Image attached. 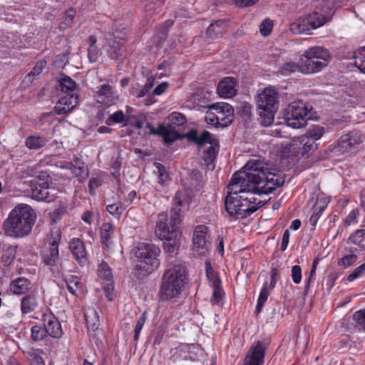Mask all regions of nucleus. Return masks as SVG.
Segmentation results:
<instances>
[{
  "instance_id": "f704fd0d",
  "label": "nucleus",
  "mask_w": 365,
  "mask_h": 365,
  "mask_svg": "<svg viewBox=\"0 0 365 365\" xmlns=\"http://www.w3.org/2000/svg\"><path fill=\"white\" fill-rule=\"evenodd\" d=\"M219 150V142L215 138L210 143V146L207 148L204 154V160L207 163H212L215 160L216 155Z\"/></svg>"
},
{
  "instance_id": "5701e85b",
  "label": "nucleus",
  "mask_w": 365,
  "mask_h": 365,
  "mask_svg": "<svg viewBox=\"0 0 365 365\" xmlns=\"http://www.w3.org/2000/svg\"><path fill=\"white\" fill-rule=\"evenodd\" d=\"M108 54L110 58L118 60L125 55V48H124L123 40H116L114 38L108 39V48L107 50Z\"/></svg>"
},
{
  "instance_id": "6e6552de",
  "label": "nucleus",
  "mask_w": 365,
  "mask_h": 365,
  "mask_svg": "<svg viewBox=\"0 0 365 365\" xmlns=\"http://www.w3.org/2000/svg\"><path fill=\"white\" fill-rule=\"evenodd\" d=\"M257 103L258 108L262 111L259 115L263 118V124L269 125L274 120V113L279 108V93L272 86L265 88L258 94Z\"/></svg>"
},
{
  "instance_id": "6e6d98bb",
  "label": "nucleus",
  "mask_w": 365,
  "mask_h": 365,
  "mask_svg": "<svg viewBox=\"0 0 365 365\" xmlns=\"http://www.w3.org/2000/svg\"><path fill=\"white\" fill-rule=\"evenodd\" d=\"M272 27H273V24H272V21L271 20H269V19L264 20L259 26L260 34L264 36H269L272 31Z\"/></svg>"
},
{
  "instance_id": "338daca9",
  "label": "nucleus",
  "mask_w": 365,
  "mask_h": 365,
  "mask_svg": "<svg viewBox=\"0 0 365 365\" xmlns=\"http://www.w3.org/2000/svg\"><path fill=\"white\" fill-rule=\"evenodd\" d=\"M359 215L358 210H351L345 219V223L347 225H350L356 222L357 215Z\"/></svg>"
},
{
  "instance_id": "774afa93",
  "label": "nucleus",
  "mask_w": 365,
  "mask_h": 365,
  "mask_svg": "<svg viewBox=\"0 0 365 365\" xmlns=\"http://www.w3.org/2000/svg\"><path fill=\"white\" fill-rule=\"evenodd\" d=\"M323 1L326 3V5L322 6V11L324 14H328L331 11V9L334 6V5L336 2H339L340 0H323Z\"/></svg>"
},
{
  "instance_id": "de8ad7c7",
  "label": "nucleus",
  "mask_w": 365,
  "mask_h": 365,
  "mask_svg": "<svg viewBox=\"0 0 365 365\" xmlns=\"http://www.w3.org/2000/svg\"><path fill=\"white\" fill-rule=\"evenodd\" d=\"M45 140L37 136H29L25 140L26 145L29 149H38L44 146Z\"/></svg>"
},
{
  "instance_id": "aec40b11",
  "label": "nucleus",
  "mask_w": 365,
  "mask_h": 365,
  "mask_svg": "<svg viewBox=\"0 0 365 365\" xmlns=\"http://www.w3.org/2000/svg\"><path fill=\"white\" fill-rule=\"evenodd\" d=\"M78 96L76 94H67L61 97L55 106L58 115L66 114L71 111L78 104Z\"/></svg>"
},
{
  "instance_id": "4468645a",
  "label": "nucleus",
  "mask_w": 365,
  "mask_h": 365,
  "mask_svg": "<svg viewBox=\"0 0 365 365\" xmlns=\"http://www.w3.org/2000/svg\"><path fill=\"white\" fill-rule=\"evenodd\" d=\"M41 321L43 326L48 336L55 339H60L63 335V330L58 318L51 311L42 314Z\"/></svg>"
},
{
  "instance_id": "603ef678",
  "label": "nucleus",
  "mask_w": 365,
  "mask_h": 365,
  "mask_svg": "<svg viewBox=\"0 0 365 365\" xmlns=\"http://www.w3.org/2000/svg\"><path fill=\"white\" fill-rule=\"evenodd\" d=\"M106 210L115 217L120 218L124 208L123 207L121 202H118L107 205Z\"/></svg>"
},
{
  "instance_id": "393cba45",
  "label": "nucleus",
  "mask_w": 365,
  "mask_h": 365,
  "mask_svg": "<svg viewBox=\"0 0 365 365\" xmlns=\"http://www.w3.org/2000/svg\"><path fill=\"white\" fill-rule=\"evenodd\" d=\"M158 135L162 136L165 143L167 144H171L176 140L180 138V135L176 129L168 125H165L160 124V132H159Z\"/></svg>"
},
{
  "instance_id": "5fc2aeb1",
  "label": "nucleus",
  "mask_w": 365,
  "mask_h": 365,
  "mask_svg": "<svg viewBox=\"0 0 365 365\" xmlns=\"http://www.w3.org/2000/svg\"><path fill=\"white\" fill-rule=\"evenodd\" d=\"M215 139V138L210 132L205 130L198 135L195 143L199 146H203L207 143L210 144Z\"/></svg>"
},
{
  "instance_id": "09e8293b",
  "label": "nucleus",
  "mask_w": 365,
  "mask_h": 365,
  "mask_svg": "<svg viewBox=\"0 0 365 365\" xmlns=\"http://www.w3.org/2000/svg\"><path fill=\"white\" fill-rule=\"evenodd\" d=\"M148 318V312L146 311L143 312L140 317L138 318L136 324L134 329V336L133 339L135 341H138L140 336V333L147 320Z\"/></svg>"
},
{
  "instance_id": "a18cd8bd",
  "label": "nucleus",
  "mask_w": 365,
  "mask_h": 365,
  "mask_svg": "<svg viewBox=\"0 0 365 365\" xmlns=\"http://www.w3.org/2000/svg\"><path fill=\"white\" fill-rule=\"evenodd\" d=\"M330 201V197L325 196L323 193L318 195L313 208L315 209V210H318V212L323 213Z\"/></svg>"
},
{
  "instance_id": "37998d69",
  "label": "nucleus",
  "mask_w": 365,
  "mask_h": 365,
  "mask_svg": "<svg viewBox=\"0 0 365 365\" xmlns=\"http://www.w3.org/2000/svg\"><path fill=\"white\" fill-rule=\"evenodd\" d=\"M354 63L356 67L365 73V46L355 52Z\"/></svg>"
},
{
  "instance_id": "bb28decb",
  "label": "nucleus",
  "mask_w": 365,
  "mask_h": 365,
  "mask_svg": "<svg viewBox=\"0 0 365 365\" xmlns=\"http://www.w3.org/2000/svg\"><path fill=\"white\" fill-rule=\"evenodd\" d=\"M113 233V225L109 222H105L101 227V242L103 245V250L108 249L112 243L111 235Z\"/></svg>"
},
{
  "instance_id": "ea45409f",
  "label": "nucleus",
  "mask_w": 365,
  "mask_h": 365,
  "mask_svg": "<svg viewBox=\"0 0 365 365\" xmlns=\"http://www.w3.org/2000/svg\"><path fill=\"white\" fill-rule=\"evenodd\" d=\"M63 280L66 284V287L69 292L74 296L76 295V292L74 287H73V284H75V287L77 289H81L82 287L81 279L77 276L71 275L68 277H66Z\"/></svg>"
},
{
  "instance_id": "423d86ee",
  "label": "nucleus",
  "mask_w": 365,
  "mask_h": 365,
  "mask_svg": "<svg viewBox=\"0 0 365 365\" xmlns=\"http://www.w3.org/2000/svg\"><path fill=\"white\" fill-rule=\"evenodd\" d=\"M160 249L153 243H141L135 250L137 262L135 267L136 275L145 277L157 269L160 262Z\"/></svg>"
},
{
  "instance_id": "72a5a7b5",
  "label": "nucleus",
  "mask_w": 365,
  "mask_h": 365,
  "mask_svg": "<svg viewBox=\"0 0 365 365\" xmlns=\"http://www.w3.org/2000/svg\"><path fill=\"white\" fill-rule=\"evenodd\" d=\"M168 125L175 128L179 126H182L186 123L185 116L178 112H173L170 113L166 118Z\"/></svg>"
},
{
  "instance_id": "680f3d73",
  "label": "nucleus",
  "mask_w": 365,
  "mask_h": 365,
  "mask_svg": "<svg viewBox=\"0 0 365 365\" xmlns=\"http://www.w3.org/2000/svg\"><path fill=\"white\" fill-rule=\"evenodd\" d=\"M312 210H313V213L309 218V223L312 226V230H314L315 227L317 224V222H318L319 217H321V215H322V212H318V210H315V209H314V208H312Z\"/></svg>"
},
{
  "instance_id": "4d7b16f0",
  "label": "nucleus",
  "mask_w": 365,
  "mask_h": 365,
  "mask_svg": "<svg viewBox=\"0 0 365 365\" xmlns=\"http://www.w3.org/2000/svg\"><path fill=\"white\" fill-rule=\"evenodd\" d=\"M364 271H365V262L363 264H361V265H359V267H356L354 269V271L350 274H349V276L347 277V280L349 282H353L356 279L361 277L364 274Z\"/></svg>"
},
{
  "instance_id": "412c9836",
  "label": "nucleus",
  "mask_w": 365,
  "mask_h": 365,
  "mask_svg": "<svg viewBox=\"0 0 365 365\" xmlns=\"http://www.w3.org/2000/svg\"><path fill=\"white\" fill-rule=\"evenodd\" d=\"M237 81L232 77H225L220 81L217 86L218 94L223 98H232L236 95Z\"/></svg>"
},
{
  "instance_id": "79ce46f5",
  "label": "nucleus",
  "mask_w": 365,
  "mask_h": 365,
  "mask_svg": "<svg viewBox=\"0 0 365 365\" xmlns=\"http://www.w3.org/2000/svg\"><path fill=\"white\" fill-rule=\"evenodd\" d=\"M128 118L125 116L122 110H118L110 115L106 119V124L108 125H111L115 123H123L124 125H127Z\"/></svg>"
},
{
  "instance_id": "2eb2a0df",
  "label": "nucleus",
  "mask_w": 365,
  "mask_h": 365,
  "mask_svg": "<svg viewBox=\"0 0 365 365\" xmlns=\"http://www.w3.org/2000/svg\"><path fill=\"white\" fill-rule=\"evenodd\" d=\"M266 345L260 341H256L250 348L243 365H262L264 361Z\"/></svg>"
},
{
  "instance_id": "f257e3e1",
  "label": "nucleus",
  "mask_w": 365,
  "mask_h": 365,
  "mask_svg": "<svg viewBox=\"0 0 365 365\" xmlns=\"http://www.w3.org/2000/svg\"><path fill=\"white\" fill-rule=\"evenodd\" d=\"M227 184L225 208L230 217L243 219L251 216L265 205L271 198L258 200L256 196L268 195L284 184H273L274 187H266L268 184Z\"/></svg>"
},
{
  "instance_id": "bf43d9fd",
  "label": "nucleus",
  "mask_w": 365,
  "mask_h": 365,
  "mask_svg": "<svg viewBox=\"0 0 365 365\" xmlns=\"http://www.w3.org/2000/svg\"><path fill=\"white\" fill-rule=\"evenodd\" d=\"M292 279L295 284L300 283L302 280V269L299 265H294L292 267Z\"/></svg>"
},
{
  "instance_id": "7c9ffc66",
  "label": "nucleus",
  "mask_w": 365,
  "mask_h": 365,
  "mask_svg": "<svg viewBox=\"0 0 365 365\" xmlns=\"http://www.w3.org/2000/svg\"><path fill=\"white\" fill-rule=\"evenodd\" d=\"M348 241L358 246L361 250H365V230H357L349 236Z\"/></svg>"
},
{
  "instance_id": "052dcab7",
  "label": "nucleus",
  "mask_w": 365,
  "mask_h": 365,
  "mask_svg": "<svg viewBox=\"0 0 365 365\" xmlns=\"http://www.w3.org/2000/svg\"><path fill=\"white\" fill-rule=\"evenodd\" d=\"M67 212V207L66 206H60L56 208L51 213V218L53 221L57 222L60 220L63 215Z\"/></svg>"
},
{
  "instance_id": "e2e57ef3",
  "label": "nucleus",
  "mask_w": 365,
  "mask_h": 365,
  "mask_svg": "<svg viewBox=\"0 0 365 365\" xmlns=\"http://www.w3.org/2000/svg\"><path fill=\"white\" fill-rule=\"evenodd\" d=\"M103 290L106 293V296L109 301H112L113 299V280L110 282H108L104 286Z\"/></svg>"
},
{
  "instance_id": "f3484780",
  "label": "nucleus",
  "mask_w": 365,
  "mask_h": 365,
  "mask_svg": "<svg viewBox=\"0 0 365 365\" xmlns=\"http://www.w3.org/2000/svg\"><path fill=\"white\" fill-rule=\"evenodd\" d=\"M68 248L81 266H84L88 263V252L83 240L78 237L71 239Z\"/></svg>"
},
{
  "instance_id": "4c0bfd02",
  "label": "nucleus",
  "mask_w": 365,
  "mask_h": 365,
  "mask_svg": "<svg viewBox=\"0 0 365 365\" xmlns=\"http://www.w3.org/2000/svg\"><path fill=\"white\" fill-rule=\"evenodd\" d=\"M71 171L78 178V182H83L88 175L87 168L78 163L71 165Z\"/></svg>"
},
{
  "instance_id": "69168bd1",
  "label": "nucleus",
  "mask_w": 365,
  "mask_h": 365,
  "mask_svg": "<svg viewBox=\"0 0 365 365\" xmlns=\"http://www.w3.org/2000/svg\"><path fill=\"white\" fill-rule=\"evenodd\" d=\"M289 237H290L289 230L288 229H287L284 232L283 236H282V240L281 247H280V250L282 251H284L287 249V247L289 245Z\"/></svg>"
},
{
  "instance_id": "9b49d317",
  "label": "nucleus",
  "mask_w": 365,
  "mask_h": 365,
  "mask_svg": "<svg viewBox=\"0 0 365 365\" xmlns=\"http://www.w3.org/2000/svg\"><path fill=\"white\" fill-rule=\"evenodd\" d=\"M210 109L215 110V113H210L209 115H213V118H210V120L214 123L215 119L216 124L219 126L225 127L231 124L234 118V109L232 106L228 103L214 104Z\"/></svg>"
},
{
  "instance_id": "e433bc0d",
  "label": "nucleus",
  "mask_w": 365,
  "mask_h": 365,
  "mask_svg": "<svg viewBox=\"0 0 365 365\" xmlns=\"http://www.w3.org/2000/svg\"><path fill=\"white\" fill-rule=\"evenodd\" d=\"M43 351L39 349H31L27 352L31 365H46L41 355Z\"/></svg>"
},
{
  "instance_id": "8fccbe9b",
  "label": "nucleus",
  "mask_w": 365,
  "mask_h": 365,
  "mask_svg": "<svg viewBox=\"0 0 365 365\" xmlns=\"http://www.w3.org/2000/svg\"><path fill=\"white\" fill-rule=\"evenodd\" d=\"M93 317H91L87 314H85V317L88 330L96 331L98 329L100 321L98 316L95 311L93 312Z\"/></svg>"
},
{
  "instance_id": "c85d7f7f",
  "label": "nucleus",
  "mask_w": 365,
  "mask_h": 365,
  "mask_svg": "<svg viewBox=\"0 0 365 365\" xmlns=\"http://www.w3.org/2000/svg\"><path fill=\"white\" fill-rule=\"evenodd\" d=\"M88 58L91 63H95L98 61L101 54V51L96 46L97 39L94 36H90L88 38Z\"/></svg>"
},
{
  "instance_id": "f03ea898",
  "label": "nucleus",
  "mask_w": 365,
  "mask_h": 365,
  "mask_svg": "<svg viewBox=\"0 0 365 365\" xmlns=\"http://www.w3.org/2000/svg\"><path fill=\"white\" fill-rule=\"evenodd\" d=\"M192 197V192L185 190L178 191L173 199L170 210V225H168L166 215L160 214L156 223L155 235L164 241L163 249L165 252L173 255L177 252L181 245V232L179 225L181 223L182 207L188 206Z\"/></svg>"
},
{
  "instance_id": "cd10ccee",
  "label": "nucleus",
  "mask_w": 365,
  "mask_h": 365,
  "mask_svg": "<svg viewBox=\"0 0 365 365\" xmlns=\"http://www.w3.org/2000/svg\"><path fill=\"white\" fill-rule=\"evenodd\" d=\"M226 24L222 20L215 21L207 28L206 34L208 37L215 38L222 35L225 31Z\"/></svg>"
},
{
  "instance_id": "0eeeda50",
  "label": "nucleus",
  "mask_w": 365,
  "mask_h": 365,
  "mask_svg": "<svg viewBox=\"0 0 365 365\" xmlns=\"http://www.w3.org/2000/svg\"><path fill=\"white\" fill-rule=\"evenodd\" d=\"M331 60L329 51L324 47H311L300 56L299 70L305 74H312L321 71L327 67Z\"/></svg>"
},
{
  "instance_id": "a878e982",
  "label": "nucleus",
  "mask_w": 365,
  "mask_h": 365,
  "mask_svg": "<svg viewBox=\"0 0 365 365\" xmlns=\"http://www.w3.org/2000/svg\"><path fill=\"white\" fill-rule=\"evenodd\" d=\"M290 31L293 34H302L309 30L314 29L311 24V21L306 17H301L290 24Z\"/></svg>"
},
{
  "instance_id": "f8f14e48",
  "label": "nucleus",
  "mask_w": 365,
  "mask_h": 365,
  "mask_svg": "<svg viewBox=\"0 0 365 365\" xmlns=\"http://www.w3.org/2000/svg\"><path fill=\"white\" fill-rule=\"evenodd\" d=\"M270 275V282L268 283L267 281L264 282L261 289L255 310L256 315L261 312L262 309L269 295V290H272L276 286L277 282L279 277V272L277 267H272Z\"/></svg>"
},
{
  "instance_id": "1a4fd4ad",
  "label": "nucleus",
  "mask_w": 365,
  "mask_h": 365,
  "mask_svg": "<svg viewBox=\"0 0 365 365\" xmlns=\"http://www.w3.org/2000/svg\"><path fill=\"white\" fill-rule=\"evenodd\" d=\"M309 109L302 101L294 102L284 110V118L287 124L293 128H304L309 118Z\"/></svg>"
},
{
  "instance_id": "4be33fe9",
  "label": "nucleus",
  "mask_w": 365,
  "mask_h": 365,
  "mask_svg": "<svg viewBox=\"0 0 365 365\" xmlns=\"http://www.w3.org/2000/svg\"><path fill=\"white\" fill-rule=\"evenodd\" d=\"M31 289V282L24 277L14 279L9 284V289L14 295H26Z\"/></svg>"
},
{
  "instance_id": "c03bdc74",
  "label": "nucleus",
  "mask_w": 365,
  "mask_h": 365,
  "mask_svg": "<svg viewBox=\"0 0 365 365\" xmlns=\"http://www.w3.org/2000/svg\"><path fill=\"white\" fill-rule=\"evenodd\" d=\"M61 90L63 92L67 93L73 91L76 87V82L69 76H64L59 80Z\"/></svg>"
},
{
  "instance_id": "13d9d810",
  "label": "nucleus",
  "mask_w": 365,
  "mask_h": 365,
  "mask_svg": "<svg viewBox=\"0 0 365 365\" xmlns=\"http://www.w3.org/2000/svg\"><path fill=\"white\" fill-rule=\"evenodd\" d=\"M297 69H299V62L297 63V64L292 63V62H289V63H285L281 68L280 73L282 75L287 76V75L290 74L292 72H294Z\"/></svg>"
},
{
  "instance_id": "473e14b6",
  "label": "nucleus",
  "mask_w": 365,
  "mask_h": 365,
  "mask_svg": "<svg viewBox=\"0 0 365 365\" xmlns=\"http://www.w3.org/2000/svg\"><path fill=\"white\" fill-rule=\"evenodd\" d=\"M97 272L100 278L103 279L108 282L113 280L112 269L106 261H101L98 264Z\"/></svg>"
},
{
  "instance_id": "7ed1b4c3",
  "label": "nucleus",
  "mask_w": 365,
  "mask_h": 365,
  "mask_svg": "<svg viewBox=\"0 0 365 365\" xmlns=\"http://www.w3.org/2000/svg\"><path fill=\"white\" fill-rule=\"evenodd\" d=\"M36 220V212L31 205L19 203L3 222L2 230L4 235L11 238H24L31 233Z\"/></svg>"
},
{
  "instance_id": "c756f323",
  "label": "nucleus",
  "mask_w": 365,
  "mask_h": 365,
  "mask_svg": "<svg viewBox=\"0 0 365 365\" xmlns=\"http://www.w3.org/2000/svg\"><path fill=\"white\" fill-rule=\"evenodd\" d=\"M361 142L359 138L354 137V133H350L342 135L339 142V145L341 149L351 150L354 145Z\"/></svg>"
},
{
  "instance_id": "49530a36",
  "label": "nucleus",
  "mask_w": 365,
  "mask_h": 365,
  "mask_svg": "<svg viewBox=\"0 0 365 365\" xmlns=\"http://www.w3.org/2000/svg\"><path fill=\"white\" fill-rule=\"evenodd\" d=\"M205 273L207 279L213 282V284H217V281H221L218 277L217 272H216L212 267V265L210 260L207 259L205 262Z\"/></svg>"
},
{
  "instance_id": "a19ab883",
  "label": "nucleus",
  "mask_w": 365,
  "mask_h": 365,
  "mask_svg": "<svg viewBox=\"0 0 365 365\" xmlns=\"http://www.w3.org/2000/svg\"><path fill=\"white\" fill-rule=\"evenodd\" d=\"M306 17L309 20V21H311V24L314 29L322 26L327 21L324 14H319L318 12H314L306 16Z\"/></svg>"
},
{
  "instance_id": "6ab92c4d",
  "label": "nucleus",
  "mask_w": 365,
  "mask_h": 365,
  "mask_svg": "<svg viewBox=\"0 0 365 365\" xmlns=\"http://www.w3.org/2000/svg\"><path fill=\"white\" fill-rule=\"evenodd\" d=\"M291 146L298 155L309 156L318 149L319 143L302 135L298 139L294 140Z\"/></svg>"
},
{
  "instance_id": "58836bf2",
  "label": "nucleus",
  "mask_w": 365,
  "mask_h": 365,
  "mask_svg": "<svg viewBox=\"0 0 365 365\" xmlns=\"http://www.w3.org/2000/svg\"><path fill=\"white\" fill-rule=\"evenodd\" d=\"M325 133V129L323 126L317 125L310 128L304 136L313 141L317 142L319 140Z\"/></svg>"
},
{
  "instance_id": "ddd939ff",
  "label": "nucleus",
  "mask_w": 365,
  "mask_h": 365,
  "mask_svg": "<svg viewBox=\"0 0 365 365\" xmlns=\"http://www.w3.org/2000/svg\"><path fill=\"white\" fill-rule=\"evenodd\" d=\"M49 184H29V188L24 191L25 195L36 201L51 202L56 195L51 193Z\"/></svg>"
},
{
  "instance_id": "dca6fc26",
  "label": "nucleus",
  "mask_w": 365,
  "mask_h": 365,
  "mask_svg": "<svg viewBox=\"0 0 365 365\" xmlns=\"http://www.w3.org/2000/svg\"><path fill=\"white\" fill-rule=\"evenodd\" d=\"M207 235V227L205 225H200L195 228L192 237L194 250L200 255H204L210 248Z\"/></svg>"
},
{
  "instance_id": "0e129e2a",
  "label": "nucleus",
  "mask_w": 365,
  "mask_h": 365,
  "mask_svg": "<svg viewBox=\"0 0 365 365\" xmlns=\"http://www.w3.org/2000/svg\"><path fill=\"white\" fill-rule=\"evenodd\" d=\"M46 62L44 61H41L38 62L35 67L33 68V71L29 74V76L32 75L34 76H38L40 74L43 70V68L46 66Z\"/></svg>"
},
{
  "instance_id": "39448f33",
  "label": "nucleus",
  "mask_w": 365,
  "mask_h": 365,
  "mask_svg": "<svg viewBox=\"0 0 365 365\" xmlns=\"http://www.w3.org/2000/svg\"><path fill=\"white\" fill-rule=\"evenodd\" d=\"M188 283L187 267L182 264H170L165 270L160 287L161 300H171L178 297Z\"/></svg>"
},
{
  "instance_id": "864d4df0",
  "label": "nucleus",
  "mask_w": 365,
  "mask_h": 365,
  "mask_svg": "<svg viewBox=\"0 0 365 365\" xmlns=\"http://www.w3.org/2000/svg\"><path fill=\"white\" fill-rule=\"evenodd\" d=\"M214 291L212 297L211 299V303L213 305L218 304L222 299V291L221 289V281H217L216 284H213Z\"/></svg>"
},
{
  "instance_id": "b1692460",
  "label": "nucleus",
  "mask_w": 365,
  "mask_h": 365,
  "mask_svg": "<svg viewBox=\"0 0 365 365\" xmlns=\"http://www.w3.org/2000/svg\"><path fill=\"white\" fill-rule=\"evenodd\" d=\"M37 307L38 299L34 294H27L21 299L20 309L23 314L34 312Z\"/></svg>"
},
{
  "instance_id": "2f4dec72",
  "label": "nucleus",
  "mask_w": 365,
  "mask_h": 365,
  "mask_svg": "<svg viewBox=\"0 0 365 365\" xmlns=\"http://www.w3.org/2000/svg\"><path fill=\"white\" fill-rule=\"evenodd\" d=\"M48 336L43 325L35 324L31 328V339L35 342L44 340Z\"/></svg>"
},
{
  "instance_id": "9d476101",
  "label": "nucleus",
  "mask_w": 365,
  "mask_h": 365,
  "mask_svg": "<svg viewBox=\"0 0 365 365\" xmlns=\"http://www.w3.org/2000/svg\"><path fill=\"white\" fill-rule=\"evenodd\" d=\"M61 239L59 230H52L48 242V249L42 254V261L46 266L54 267L59 260L58 246Z\"/></svg>"
},
{
  "instance_id": "3c124183",
  "label": "nucleus",
  "mask_w": 365,
  "mask_h": 365,
  "mask_svg": "<svg viewBox=\"0 0 365 365\" xmlns=\"http://www.w3.org/2000/svg\"><path fill=\"white\" fill-rule=\"evenodd\" d=\"M357 255L354 253L345 255L338 260V265L347 268L353 265L357 261Z\"/></svg>"
},
{
  "instance_id": "20e7f679",
  "label": "nucleus",
  "mask_w": 365,
  "mask_h": 365,
  "mask_svg": "<svg viewBox=\"0 0 365 365\" xmlns=\"http://www.w3.org/2000/svg\"><path fill=\"white\" fill-rule=\"evenodd\" d=\"M230 182H285L284 175L258 159H251L234 173Z\"/></svg>"
},
{
  "instance_id": "a211bd4d",
  "label": "nucleus",
  "mask_w": 365,
  "mask_h": 365,
  "mask_svg": "<svg viewBox=\"0 0 365 365\" xmlns=\"http://www.w3.org/2000/svg\"><path fill=\"white\" fill-rule=\"evenodd\" d=\"M96 97L98 103L107 107L115 104L118 100V94L108 84L102 85L96 91Z\"/></svg>"
},
{
  "instance_id": "c9c22d12",
  "label": "nucleus",
  "mask_w": 365,
  "mask_h": 365,
  "mask_svg": "<svg viewBox=\"0 0 365 365\" xmlns=\"http://www.w3.org/2000/svg\"><path fill=\"white\" fill-rule=\"evenodd\" d=\"M354 327L359 331H365V309L355 312L352 315Z\"/></svg>"
}]
</instances>
